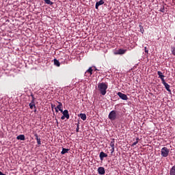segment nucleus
<instances>
[{"instance_id": "21", "label": "nucleus", "mask_w": 175, "mask_h": 175, "mask_svg": "<svg viewBox=\"0 0 175 175\" xmlns=\"http://www.w3.org/2000/svg\"><path fill=\"white\" fill-rule=\"evenodd\" d=\"M116 142H115V139H113L111 142H110V146L111 148H114V144H115Z\"/></svg>"}, {"instance_id": "19", "label": "nucleus", "mask_w": 175, "mask_h": 175, "mask_svg": "<svg viewBox=\"0 0 175 175\" xmlns=\"http://www.w3.org/2000/svg\"><path fill=\"white\" fill-rule=\"evenodd\" d=\"M68 151H69V149L63 148L62 151L61 152L62 155H65V154H66Z\"/></svg>"}, {"instance_id": "5", "label": "nucleus", "mask_w": 175, "mask_h": 175, "mask_svg": "<svg viewBox=\"0 0 175 175\" xmlns=\"http://www.w3.org/2000/svg\"><path fill=\"white\" fill-rule=\"evenodd\" d=\"M118 96H119L120 99H122V100H128V96H126V94H123L120 92H118Z\"/></svg>"}, {"instance_id": "16", "label": "nucleus", "mask_w": 175, "mask_h": 175, "mask_svg": "<svg viewBox=\"0 0 175 175\" xmlns=\"http://www.w3.org/2000/svg\"><path fill=\"white\" fill-rule=\"evenodd\" d=\"M53 62H54V65H55V66H57V67L61 66V63H59V61H58V59H53Z\"/></svg>"}, {"instance_id": "27", "label": "nucleus", "mask_w": 175, "mask_h": 175, "mask_svg": "<svg viewBox=\"0 0 175 175\" xmlns=\"http://www.w3.org/2000/svg\"><path fill=\"white\" fill-rule=\"evenodd\" d=\"M115 148H111L110 150L111 155H113V153L114 152Z\"/></svg>"}, {"instance_id": "31", "label": "nucleus", "mask_w": 175, "mask_h": 175, "mask_svg": "<svg viewBox=\"0 0 175 175\" xmlns=\"http://www.w3.org/2000/svg\"><path fill=\"white\" fill-rule=\"evenodd\" d=\"M139 140H140V139H139V137H137V138H136V142H137V143H139Z\"/></svg>"}, {"instance_id": "2", "label": "nucleus", "mask_w": 175, "mask_h": 175, "mask_svg": "<svg viewBox=\"0 0 175 175\" xmlns=\"http://www.w3.org/2000/svg\"><path fill=\"white\" fill-rule=\"evenodd\" d=\"M108 118L111 121H115V120H117V111L116 110L111 111L109 113Z\"/></svg>"}, {"instance_id": "12", "label": "nucleus", "mask_w": 175, "mask_h": 175, "mask_svg": "<svg viewBox=\"0 0 175 175\" xmlns=\"http://www.w3.org/2000/svg\"><path fill=\"white\" fill-rule=\"evenodd\" d=\"M62 114H63V116H64V117H66V118L67 119V120H69V111H68V110H64V111H62Z\"/></svg>"}, {"instance_id": "17", "label": "nucleus", "mask_w": 175, "mask_h": 175, "mask_svg": "<svg viewBox=\"0 0 175 175\" xmlns=\"http://www.w3.org/2000/svg\"><path fill=\"white\" fill-rule=\"evenodd\" d=\"M17 140H25V135H19L16 137Z\"/></svg>"}, {"instance_id": "28", "label": "nucleus", "mask_w": 175, "mask_h": 175, "mask_svg": "<svg viewBox=\"0 0 175 175\" xmlns=\"http://www.w3.org/2000/svg\"><path fill=\"white\" fill-rule=\"evenodd\" d=\"M145 53H148V49H147V46L144 47Z\"/></svg>"}, {"instance_id": "6", "label": "nucleus", "mask_w": 175, "mask_h": 175, "mask_svg": "<svg viewBox=\"0 0 175 175\" xmlns=\"http://www.w3.org/2000/svg\"><path fill=\"white\" fill-rule=\"evenodd\" d=\"M162 84H163L165 90H167V91H168V92H172V90H170V85L168 84L167 83H166V81H163L162 82Z\"/></svg>"}, {"instance_id": "25", "label": "nucleus", "mask_w": 175, "mask_h": 175, "mask_svg": "<svg viewBox=\"0 0 175 175\" xmlns=\"http://www.w3.org/2000/svg\"><path fill=\"white\" fill-rule=\"evenodd\" d=\"M80 125L79 124V123L77 124V129H76V132H79V129H80Z\"/></svg>"}, {"instance_id": "13", "label": "nucleus", "mask_w": 175, "mask_h": 175, "mask_svg": "<svg viewBox=\"0 0 175 175\" xmlns=\"http://www.w3.org/2000/svg\"><path fill=\"white\" fill-rule=\"evenodd\" d=\"M105 3V1L103 0H100L99 1L96 3V9H98L100 5H103Z\"/></svg>"}, {"instance_id": "29", "label": "nucleus", "mask_w": 175, "mask_h": 175, "mask_svg": "<svg viewBox=\"0 0 175 175\" xmlns=\"http://www.w3.org/2000/svg\"><path fill=\"white\" fill-rule=\"evenodd\" d=\"M65 118H66V117L63 115L62 117H61V120H65Z\"/></svg>"}, {"instance_id": "22", "label": "nucleus", "mask_w": 175, "mask_h": 175, "mask_svg": "<svg viewBox=\"0 0 175 175\" xmlns=\"http://www.w3.org/2000/svg\"><path fill=\"white\" fill-rule=\"evenodd\" d=\"M44 1L45 2V3H46V5H53V1H51V0H44Z\"/></svg>"}, {"instance_id": "14", "label": "nucleus", "mask_w": 175, "mask_h": 175, "mask_svg": "<svg viewBox=\"0 0 175 175\" xmlns=\"http://www.w3.org/2000/svg\"><path fill=\"white\" fill-rule=\"evenodd\" d=\"M58 105L56 107L57 109H58V110L59 111H61V113H62V111H64L62 109H63V106H62V103H58Z\"/></svg>"}, {"instance_id": "26", "label": "nucleus", "mask_w": 175, "mask_h": 175, "mask_svg": "<svg viewBox=\"0 0 175 175\" xmlns=\"http://www.w3.org/2000/svg\"><path fill=\"white\" fill-rule=\"evenodd\" d=\"M137 141H135V142L133 143V144L131 145V147H135V146H136V144H137Z\"/></svg>"}, {"instance_id": "33", "label": "nucleus", "mask_w": 175, "mask_h": 175, "mask_svg": "<svg viewBox=\"0 0 175 175\" xmlns=\"http://www.w3.org/2000/svg\"><path fill=\"white\" fill-rule=\"evenodd\" d=\"M94 69H95V70H98V68H96V66H94Z\"/></svg>"}, {"instance_id": "9", "label": "nucleus", "mask_w": 175, "mask_h": 175, "mask_svg": "<svg viewBox=\"0 0 175 175\" xmlns=\"http://www.w3.org/2000/svg\"><path fill=\"white\" fill-rule=\"evenodd\" d=\"M99 157L100 161H103L104 158H107V154L105 153L104 152H100Z\"/></svg>"}, {"instance_id": "4", "label": "nucleus", "mask_w": 175, "mask_h": 175, "mask_svg": "<svg viewBox=\"0 0 175 175\" xmlns=\"http://www.w3.org/2000/svg\"><path fill=\"white\" fill-rule=\"evenodd\" d=\"M31 96L32 98V100L31 103L29 104V106L31 110H33V107L34 109H36V105H35V97H33V94H31Z\"/></svg>"}, {"instance_id": "15", "label": "nucleus", "mask_w": 175, "mask_h": 175, "mask_svg": "<svg viewBox=\"0 0 175 175\" xmlns=\"http://www.w3.org/2000/svg\"><path fill=\"white\" fill-rule=\"evenodd\" d=\"M79 117H80L83 121H85V120H87V115H85V113H80Z\"/></svg>"}, {"instance_id": "24", "label": "nucleus", "mask_w": 175, "mask_h": 175, "mask_svg": "<svg viewBox=\"0 0 175 175\" xmlns=\"http://www.w3.org/2000/svg\"><path fill=\"white\" fill-rule=\"evenodd\" d=\"M171 51L173 55H175V47H172Z\"/></svg>"}, {"instance_id": "23", "label": "nucleus", "mask_w": 175, "mask_h": 175, "mask_svg": "<svg viewBox=\"0 0 175 175\" xmlns=\"http://www.w3.org/2000/svg\"><path fill=\"white\" fill-rule=\"evenodd\" d=\"M139 28L142 33H144V29L143 28V26L142 25H139Z\"/></svg>"}, {"instance_id": "8", "label": "nucleus", "mask_w": 175, "mask_h": 175, "mask_svg": "<svg viewBox=\"0 0 175 175\" xmlns=\"http://www.w3.org/2000/svg\"><path fill=\"white\" fill-rule=\"evenodd\" d=\"M98 174H100V175L105 174V173H106V171L105 170V167H98Z\"/></svg>"}, {"instance_id": "30", "label": "nucleus", "mask_w": 175, "mask_h": 175, "mask_svg": "<svg viewBox=\"0 0 175 175\" xmlns=\"http://www.w3.org/2000/svg\"><path fill=\"white\" fill-rule=\"evenodd\" d=\"M55 111H56V113H58V108H57V107H55Z\"/></svg>"}, {"instance_id": "1", "label": "nucleus", "mask_w": 175, "mask_h": 175, "mask_svg": "<svg viewBox=\"0 0 175 175\" xmlns=\"http://www.w3.org/2000/svg\"><path fill=\"white\" fill-rule=\"evenodd\" d=\"M108 88L109 86L106 83L102 82L98 84V91L100 92V94H101V95L103 96L106 95Z\"/></svg>"}, {"instance_id": "34", "label": "nucleus", "mask_w": 175, "mask_h": 175, "mask_svg": "<svg viewBox=\"0 0 175 175\" xmlns=\"http://www.w3.org/2000/svg\"><path fill=\"white\" fill-rule=\"evenodd\" d=\"M35 112H36V108H35V110H34Z\"/></svg>"}, {"instance_id": "3", "label": "nucleus", "mask_w": 175, "mask_h": 175, "mask_svg": "<svg viewBox=\"0 0 175 175\" xmlns=\"http://www.w3.org/2000/svg\"><path fill=\"white\" fill-rule=\"evenodd\" d=\"M170 150L167 147H163L161 149V157L166 158L169 155Z\"/></svg>"}, {"instance_id": "10", "label": "nucleus", "mask_w": 175, "mask_h": 175, "mask_svg": "<svg viewBox=\"0 0 175 175\" xmlns=\"http://www.w3.org/2000/svg\"><path fill=\"white\" fill-rule=\"evenodd\" d=\"M34 136L36 137V140L37 141V144L38 146H41L42 145V142L40 141V138H39V135H38L37 133H34Z\"/></svg>"}, {"instance_id": "20", "label": "nucleus", "mask_w": 175, "mask_h": 175, "mask_svg": "<svg viewBox=\"0 0 175 175\" xmlns=\"http://www.w3.org/2000/svg\"><path fill=\"white\" fill-rule=\"evenodd\" d=\"M92 67H90L89 69L87 70V71L85 72V73H89L90 76H91L92 75Z\"/></svg>"}, {"instance_id": "7", "label": "nucleus", "mask_w": 175, "mask_h": 175, "mask_svg": "<svg viewBox=\"0 0 175 175\" xmlns=\"http://www.w3.org/2000/svg\"><path fill=\"white\" fill-rule=\"evenodd\" d=\"M157 75L159 76V78L161 79L162 83H163L165 81V75H163V74L161 71H158Z\"/></svg>"}, {"instance_id": "32", "label": "nucleus", "mask_w": 175, "mask_h": 175, "mask_svg": "<svg viewBox=\"0 0 175 175\" xmlns=\"http://www.w3.org/2000/svg\"><path fill=\"white\" fill-rule=\"evenodd\" d=\"M160 12H162V13H163L165 11H164V9L160 10Z\"/></svg>"}, {"instance_id": "18", "label": "nucleus", "mask_w": 175, "mask_h": 175, "mask_svg": "<svg viewBox=\"0 0 175 175\" xmlns=\"http://www.w3.org/2000/svg\"><path fill=\"white\" fill-rule=\"evenodd\" d=\"M170 175H175V165L172 166L170 170Z\"/></svg>"}, {"instance_id": "11", "label": "nucleus", "mask_w": 175, "mask_h": 175, "mask_svg": "<svg viewBox=\"0 0 175 175\" xmlns=\"http://www.w3.org/2000/svg\"><path fill=\"white\" fill-rule=\"evenodd\" d=\"M126 53V49H118L117 51V52L116 53V54H118L120 55H122V54H125Z\"/></svg>"}]
</instances>
